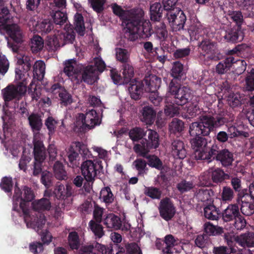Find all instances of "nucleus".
I'll list each match as a JSON object with an SVG mask.
<instances>
[{"label":"nucleus","mask_w":254,"mask_h":254,"mask_svg":"<svg viewBox=\"0 0 254 254\" xmlns=\"http://www.w3.org/2000/svg\"><path fill=\"white\" fill-rule=\"evenodd\" d=\"M111 7L113 13L126 25L124 37L127 40L134 41L139 36L143 39L148 38L153 34L150 22L144 19V12L142 9L126 10L116 3L112 4Z\"/></svg>","instance_id":"nucleus-1"},{"label":"nucleus","mask_w":254,"mask_h":254,"mask_svg":"<svg viewBox=\"0 0 254 254\" xmlns=\"http://www.w3.org/2000/svg\"><path fill=\"white\" fill-rule=\"evenodd\" d=\"M33 210L34 211L32 217L29 214L30 210L28 205L26 203H21L20 208L22 210L24 220L28 228H31L38 232L45 224L46 219L44 211H49L51 208V202L46 198H42L33 201L32 202Z\"/></svg>","instance_id":"nucleus-2"},{"label":"nucleus","mask_w":254,"mask_h":254,"mask_svg":"<svg viewBox=\"0 0 254 254\" xmlns=\"http://www.w3.org/2000/svg\"><path fill=\"white\" fill-rule=\"evenodd\" d=\"M226 119L221 117H214L204 115L200 117L199 122L191 123L189 127V133L191 136H207L215 128L223 125Z\"/></svg>","instance_id":"nucleus-3"},{"label":"nucleus","mask_w":254,"mask_h":254,"mask_svg":"<svg viewBox=\"0 0 254 254\" xmlns=\"http://www.w3.org/2000/svg\"><path fill=\"white\" fill-rule=\"evenodd\" d=\"M11 16L7 7L0 9V33H6L15 43L22 42V34L20 27L15 24H7Z\"/></svg>","instance_id":"nucleus-4"},{"label":"nucleus","mask_w":254,"mask_h":254,"mask_svg":"<svg viewBox=\"0 0 254 254\" xmlns=\"http://www.w3.org/2000/svg\"><path fill=\"white\" fill-rule=\"evenodd\" d=\"M101 123V119L98 114L95 110L92 109L85 114H78L74 123V130L78 132H85L99 126Z\"/></svg>","instance_id":"nucleus-5"},{"label":"nucleus","mask_w":254,"mask_h":254,"mask_svg":"<svg viewBox=\"0 0 254 254\" xmlns=\"http://www.w3.org/2000/svg\"><path fill=\"white\" fill-rule=\"evenodd\" d=\"M167 92L173 96L174 103L178 106L188 103L192 97L190 88L178 83L176 79H172L170 82Z\"/></svg>","instance_id":"nucleus-6"},{"label":"nucleus","mask_w":254,"mask_h":254,"mask_svg":"<svg viewBox=\"0 0 254 254\" xmlns=\"http://www.w3.org/2000/svg\"><path fill=\"white\" fill-rule=\"evenodd\" d=\"M224 236L232 253H235L239 250L238 247L235 246L236 244L244 248L254 247V233L253 232H248L236 237L227 232L225 234Z\"/></svg>","instance_id":"nucleus-7"},{"label":"nucleus","mask_w":254,"mask_h":254,"mask_svg":"<svg viewBox=\"0 0 254 254\" xmlns=\"http://www.w3.org/2000/svg\"><path fill=\"white\" fill-rule=\"evenodd\" d=\"M24 79L19 80L15 85H8L2 90V97L6 106L10 101L19 100L26 93L28 80L27 78Z\"/></svg>","instance_id":"nucleus-8"},{"label":"nucleus","mask_w":254,"mask_h":254,"mask_svg":"<svg viewBox=\"0 0 254 254\" xmlns=\"http://www.w3.org/2000/svg\"><path fill=\"white\" fill-rule=\"evenodd\" d=\"M147 138H143L140 143L135 144L134 151L139 156H144L148 154L151 149H156L159 145V135L155 130H147Z\"/></svg>","instance_id":"nucleus-9"},{"label":"nucleus","mask_w":254,"mask_h":254,"mask_svg":"<svg viewBox=\"0 0 254 254\" xmlns=\"http://www.w3.org/2000/svg\"><path fill=\"white\" fill-rule=\"evenodd\" d=\"M215 43L211 40L204 38L198 43L199 60L203 64H206L210 61H218V56L214 55Z\"/></svg>","instance_id":"nucleus-10"},{"label":"nucleus","mask_w":254,"mask_h":254,"mask_svg":"<svg viewBox=\"0 0 254 254\" xmlns=\"http://www.w3.org/2000/svg\"><path fill=\"white\" fill-rule=\"evenodd\" d=\"M190 142L194 150V157L197 160L207 161L210 156L211 146H208L207 139L202 136H194Z\"/></svg>","instance_id":"nucleus-11"},{"label":"nucleus","mask_w":254,"mask_h":254,"mask_svg":"<svg viewBox=\"0 0 254 254\" xmlns=\"http://www.w3.org/2000/svg\"><path fill=\"white\" fill-rule=\"evenodd\" d=\"M103 169L102 161L100 159L87 160L83 162L81 166L82 175L88 182H93L95 177L102 172Z\"/></svg>","instance_id":"nucleus-12"},{"label":"nucleus","mask_w":254,"mask_h":254,"mask_svg":"<svg viewBox=\"0 0 254 254\" xmlns=\"http://www.w3.org/2000/svg\"><path fill=\"white\" fill-rule=\"evenodd\" d=\"M211 156H209L207 162L209 163L213 160L219 161L224 167L230 166L234 161L233 154L227 149L220 150L218 145L213 144L210 150Z\"/></svg>","instance_id":"nucleus-13"},{"label":"nucleus","mask_w":254,"mask_h":254,"mask_svg":"<svg viewBox=\"0 0 254 254\" xmlns=\"http://www.w3.org/2000/svg\"><path fill=\"white\" fill-rule=\"evenodd\" d=\"M17 67L15 68V79L18 80H23L24 78H28V83L31 79L29 74L27 73L31 68L33 63V59L25 55L16 56Z\"/></svg>","instance_id":"nucleus-14"},{"label":"nucleus","mask_w":254,"mask_h":254,"mask_svg":"<svg viewBox=\"0 0 254 254\" xmlns=\"http://www.w3.org/2000/svg\"><path fill=\"white\" fill-rule=\"evenodd\" d=\"M167 11L166 17L173 31L184 29L187 17L183 11L174 6Z\"/></svg>","instance_id":"nucleus-15"},{"label":"nucleus","mask_w":254,"mask_h":254,"mask_svg":"<svg viewBox=\"0 0 254 254\" xmlns=\"http://www.w3.org/2000/svg\"><path fill=\"white\" fill-rule=\"evenodd\" d=\"M88 151L86 146L82 142H73L67 152L69 161L68 166L73 168L77 167L78 164L77 159L79 157V153L87 155Z\"/></svg>","instance_id":"nucleus-16"},{"label":"nucleus","mask_w":254,"mask_h":254,"mask_svg":"<svg viewBox=\"0 0 254 254\" xmlns=\"http://www.w3.org/2000/svg\"><path fill=\"white\" fill-rule=\"evenodd\" d=\"M33 155L36 162H43L47 157V150L40 133H35L33 139Z\"/></svg>","instance_id":"nucleus-17"},{"label":"nucleus","mask_w":254,"mask_h":254,"mask_svg":"<svg viewBox=\"0 0 254 254\" xmlns=\"http://www.w3.org/2000/svg\"><path fill=\"white\" fill-rule=\"evenodd\" d=\"M160 216L165 220H171L176 214V207L173 202L166 197L161 200L158 207Z\"/></svg>","instance_id":"nucleus-18"},{"label":"nucleus","mask_w":254,"mask_h":254,"mask_svg":"<svg viewBox=\"0 0 254 254\" xmlns=\"http://www.w3.org/2000/svg\"><path fill=\"white\" fill-rule=\"evenodd\" d=\"M240 197L237 198L238 203H241L240 210L245 216H250L254 214V199H251L249 193L246 195L242 193Z\"/></svg>","instance_id":"nucleus-19"},{"label":"nucleus","mask_w":254,"mask_h":254,"mask_svg":"<svg viewBox=\"0 0 254 254\" xmlns=\"http://www.w3.org/2000/svg\"><path fill=\"white\" fill-rule=\"evenodd\" d=\"M79 74H81V80L89 84H94L98 78L97 72L91 65L82 66L80 67Z\"/></svg>","instance_id":"nucleus-20"},{"label":"nucleus","mask_w":254,"mask_h":254,"mask_svg":"<svg viewBox=\"0 0 254 254\" xmlns=\"http://www.w3.org/2000/svg\"><path fill=\"white\" fill-rule=\"evenodd\" d=\"M143 87L147 92L156 91L160 87L161 79L154 74H150L145 77L143 81Z\"/></svg>","instance_id":"nucleus-21"},{"label":"nucleus","mask_w":254,"mask_h":254,"mask_svg":"<svg viewBox=\"0 0 254 254\" xmlns=\"http://www.w3.org/2000/svg\"><path fill=\"white\" fill-rule=\"evenodd\" d=\"M214 191L211 189L200 188L196 190L194 196L198 201L203 202V205L214 202Z\"/></svg>","instance_id":"nucleus-22"},{"label":"nucleus","mask_w":254,"mask_h":254,"mask_svg":"<svg viewBox=\"0 0 254 254\" xmlns=\"http://www.w3.org/2000/svg\"><path fill=\"white\" fill-rule=\"evenodd\" d=\"M64 72L69 77L77 78L81 70L79 66L77 64L76 61L74 59L66 61L64 64Z\"/></svg>","instance_id":"nucleus-23"},{"label":"nucleus","mask_w":254,"mask_h":254,"mask_svg":"<svg viewBox=\"0 0 254 254\" xmlns=\"http://www.w3.org/2000/svg\"><path fill=\"white\" fill-rule=\"evenodd\" d=\"M224 37L227 42L235 43L242 41L244 39V34L241 28L234 26L232 28L226 31Z\"/></svg>","instance_id":"nucleus-24"},{"label":"nucleus","mask_w":254,"mask_h":254,"mask_svg":"<svg viewBox=\"0 0 254 254\" xmlns=\"http://www.w3.org/2000/svg\"><path fill=\"white\" fill-rule=\"evenodd\" d=\"M100 198L105 203L106 207L111 210L117 209L118 207L116 203V207L112 208L110 206L112 203L114 202L115 197L114 196L110 187H106L102 188L100 193Z\"/></svg>","instance_id":"nucleus-25"},{"label":"nucleus","mask_w":254,"mask_h":254,"mask_svg":"<svg viewBox=\"0 0 254 254\" xmlns=\"http://www.w3.org/2000/svg\"><path fill=\"white\" fill-rule=\"evenodd\" d=\"M104 225L111 230H119L122 228V223L121 218L113 213L107 214L103 219Z\"/></svg>","instance_id":"nucleus-26"},{"label":"nucleus","mask_w":254,"mask_h":254,"mask_svg":"<svg viewBox=\"0 0 254 254\" xmlns=\"http://www.w3.org/2000/svg\"><path fill=\"white\" fill-rule=\"evenodd\" d=\"M222 219L224 222L233 221L240 215L239 207L237 204H229L222 212Z\"/></svg>","instance_id":"nucleus-27"},{"label":"nucleus","mask_w":254,"mask_h":254,"mask_svg":"<svg viewBox=\"0 0 254 254\" xmlns=\"http://www.w3.org/2000/svg\"><path fill=\"white\" fill-rule=\"evenodd\" d=\"M203 214L205 218L211 220H218L221 215L219 208L214 205V202L204 205Z\"/></svg>","instance_id":"nucleus-28"},{"label":"nucleus","mask_w":254,"mask_h":254,"mask_svg":"<svg viewBox=\"0 0 254 254\" xmlns=\"http://www.w3.org/2000/svg\"><path fill=\"white\" fill-rule=\"evenodd\" d=\"M28 121L33 133H40L43 127L42 116L37 113H32L28 116Z\"/></svg>","instance_id":"nucleus-29"},{"label":"nucleus","mask_w":254,"mask_h":254,"mask_svg":"<svg viewBox=\"0 0 254 254\" xmlns=\"http://www.w3.org/2000/svg\"><path fill=\"white\" fill-rule=\"evenodd\" d=\"M171 146L172 152L174 157L183 159L186 156L187 151L183 141L179 139L174 140Z\"/></svg>","instance_id":"nucleus-30"},{"label":"nucleus","mask_w":254,"mask_h":254,"mask_svg":"<svg viewBox=\"0 0 254 254\" xmlns=\"http://www.w3.org/2000/svg\"><path fill=\"white\" fill-rule=\"evenodd\" d=\"M54 194L57 198L59 199H65L66 198L70 197L72 193V187L67 185L66 187L62 184L57 185L55 186Z\"/></svg>","instance_id":"nucleus-31"},{"label":"nucleus","mask_w":254,"mask_h":254,"mask_svg":"<svg viewBox=\"0 0 254 254\" xmlns=\"http://www.w3.org/2000/svg\"><path fill=\"white\" fill-rule=\"evenodd\" d=\"M143 85V82L137 81L135 79L129 83L128 90L132 99L137 100L140 98Z\"/></svg>","instance_id":"nucleus-32"},{"label":"nucleus","mask_w":254,"mask_h":254,"mask_svg":"<svg viewBox=\"0 0 254 254\" xmlns=\"http://www.w3.org/2000/svg\"><path fill=\"white\" fill-rule=\"evenodd\" d=\"M163 10H166L160 2H154L150 6V18L152 21H159Z\"/></svg>","instance_id":"nucleus-33"},{"label":"nucleus","mask_w":254,"mask_h":254,"mask_svg":"<svg viewBox=\"0 0 254 254\" xmlns=\"http://www.w3.org/2000/svg\"><path fill=\"white\" fill-rule=\"evenodd\" d=\"M166 247L163 249V252L164 254H173L172 249L173 247L178 245L180 243V240L175 237L171 234L167 235L163 240Z\"/></svg>","instance_id":"nucleus-34"},{"label":"nucleus","mask_w":254,"mask_h":254,"mask_svg":"<svg viewBox=\"0 0 254 254\" xmlns=\"http://www.w3.org/2000/svg\"><path fill=\"white\" fill-rule=\"evenodd\" d=\"M235 61V58L230 56L226 58L224 60L220 62L216 66V72L219 74H223L225 73Z\"/></svg>","instance_id":"nucleus-35"},{"label":"nucleus","mask_w":254,"mask_h":254,"mask_svg":"<svg viewBox=\"0 0 254 254\" xmlns=\"http://www.w3.org/2000/svg\"><path fill=\"white\" fill-rule=\"evenodd\" d=\"M204 231L207 237L208 236H219L224 233V229L222 227L215 226L210 222H206L204 224Z\"/></svg>","instance_id":"nucleus-36"},{"label":"nucleus","mask_w":254,"mask_h":254,"mask_svg":"<svg viewBox=\"0 0 254 254\" xmlns=\"http://www.w3.org/2000/svg\"><path fill=\"white\" fill-rule=\"evenodd\" d=\"M122 70L124 83L127 84L133 81L132 78L134 74V68L131 63H125L122 65Z\"/></svg>","instance_id":"nucleus-37"},{"label":"nucleus","mask_w":254,"mask_h":254,"mask_svg":"<svg viewBox=\"0 0 254 254\" xmlns=\"http://www.w3.org/2000/svg\"><path fill=\"white\" fill-rule=\"evenodd\" d=\"M61 46L62 44L59 35L58 36L54 35L47 37L46 47L49 52L55 51Z\"/></svg>","instance_id":"nucleus-38"},{"label":"nucleus","mask_w":254,"mask_h":254,"mask_svg":"<svg viewBox=\"0 0 254 254\" xmlns=\"http://www.w3.org/2000/svg\"><path fill=\"white\" fill-rule=\"evenodd\" d=\"M142 121L147 125H152L156 117L155 111L149 106H145L142 110Z\"/></svg>","instance_id":"nucleus-39"},{"label":"nucleus","mask_w":254,"mask_h":254,"mask_svg":"<svg viewBox=\"0 0 254 254\" xmlns=\"http://www.w3.org/2000/svg\"><path fill=\"white\" fill-rule=\"evenodd\" d=\"M98 249L102 254H126L125 248L119 247L118 245L112 247L100 245Z\"/></svg>","instance_id":"nucleus-40"},{"label":"nucleus","mask_w":254,"mask_h":254,"mask_svg":"<svg viewBox=\"0 0 254 254\" xmlns=\"http://www.w3.org/2000/svg\"><path fill=\"white\" fill-rule=\"evenodd\" d=\"M53 171L55 177L58 180H64L67 178L64 167L59 161L55 162L53 166Z\"/></svg>","instance_id":"nucleus-41"},{"label":"nucleus","mask_w":254,"mask_h":254,"mask_svg":"<svg viewBox=\"0 0 254 254\" xmlns=\"http://www.w3.org/2000/svg\"><path fill=\"white\" fill-rule=\"evenodd\" d=\"M74 29L78 34L83 36L85 34V28L84 26V18L80 13H76L74 17Z\"/></svg>","instance_id":"nucleus-42"},{"label":"nucleus","mask_w":254,"mask_h":254,"mask_svg":"<svg viewBox=\"0 0 254 254\" xmlns=\"http://www.w3.org/2000/svg\"><path fill=\"white\" fill-rule=\"evenodd\" d=\"M184 74L183 64L178 61L174 62L171 69V75L174 77L173 79H176L178 83H181L180 78H181Z\"/></svg>","instance_id":"nucleus-43"},{"label":"nucleus","mask_w":254,"mask_h":254,"mask_svg":"<svg viewBox=\"0 0 254 254\" xmlns=\"http://www.w3.org/2000/svg\"><path fill=\"white\" fill-rule=\"evenodd\" d=\"M147 159V164L151 168H155L157 170L162 171L163 165L162 161L158 157L154 155H149L142 156Z\"/></svg>","instance_id":"nucleus-44"},{"label":"nucleus","mask_w":254,"mask_h":254,"mask_svg":"<svg viewBox=\"0 0 254 254\" xmlns=\"http://www.w3.org/2000/svg\"><path fill=\"white\" fill-rule=\"evenodd\" d=\"M33 76L38 80H42L45 73V64L42 61L36 62L33 65Z\"/></svg>","instance_id":"nucleus-45"},{"label":"nucleus","mask_w":254,"mask_h":254,"mask_svg":"<svg viewBox=\"0 0 254 254\" xmlns=\"http://www.w3.org/2000/svg\"><path fill=\"white\" fill-rule=\"evenodd\" d=\"M231 185L234 191L238 192L237 198L240 197V195L242 193L246 195L248 193L247 189H243L242 187V181L240 178L235 177H232L231 178Z\"/></svg>","instance_id":"nucleus-46"},{"label":"nucleus","mask_w":254,"mask_h":254,"mask_svg":"<svg viewBox=\"0 0 254 254\" xmlns=\"http://www.w3.org/2000/svg\"><path fill=\"white\" fill-rule=\"evenodd\" d=\"M115 51L117 60L121 63L122 64H125V63H130L129 59L130 54L127 50L117 48L115 49Z\"/></svg>","instance_id":"nucleus-47"},{"label":"nucleus","mask_w":254,"mask_h":254,"mask_svg":"<svg viewBox=\"0 0 254 254\" xmlns=\"http://www.w3.org/2000/svg\"><path fill=\"white\" fill-rule=\"evenodd\" d=\"M211 179L215 183H221L226 179H230V176L222 169L217 168L212 172Z\"/></svg>","instance_id":"nucleus-48"},{"label":"nucleus","mask_w":254,"mask_h":254,"mask_svg":"<svg viewBox=\"0 0 254 254\" xmlns=\"http://www.w3.org/2000/svg\"><path fill=\"white\" fill-rule=\"evenodd\" d=\"M59 37L62 44V46L68 43H72L75 40V34L71 29L64 33H61Z\"/></svg>","instance_id":"nucleus-49"},{"label":"nucleus","mask_w":254,"mask_h":254,"mask_svg":"<svg viewBox=\"0 0 254 254\" xmlns=\"http://www.w3.org/2000/svg\"><path fill=\"white\" fill-rule=\"evenodd\" d=\"M144 194L152 199H160L162 195L161 190L155 187H145Z\"/></svg>","instance_id":"nucleus-50"},{"label":"nucleus","mask_w":254,"mask_h":254,"mask_svg":"<svg viewBox=\"0 0 254 254\" xmlns=\"http://www.w3.org/2000/svg\"><path fill=\"white\" fill-rule=\"evenodd\" d=\"M169 128L170 132L172 133H180L184 129V123L182 121L177 118H174L169 124Z\"/></svg>","instance_id":"nucleus-51"},{"label":"nucleus","mask_w":254,"mask_h":254,"mask_svg":"<svg viewBox=\"0 0 254 254\" xmlns=\"http://www.w3.org/2000/svg\"><path fill=\"white\" fill-rule=\"evenodd\" d=\"M44 47V40L41 37L35 35L31 40L30 47L33 53H37L42 50Z\"/></svg>","instance_id":"nucleus-52"},{"label":"nucleus","mask_w":254,"mask_h":254,"mask_svg":"<svg viewBox=\"0 0 254 254\" xmlns=\"http://www.w3.org/2000/svg\"><path fill=\"white\" fill-rule=\"evenodd\" d=\"M146 133L147 131H145L143 128L135 127L130 130L129 136L133 142L138 141L142 139Z\"/></svg>","instance_id":"nucleus-53"},{"label":"nucleus","mask_w":254,"mask_h":254,"mask_svg":"<svg viewBox=\"0 0 254 254\" xmlns=\"http://www.w3.org/2000/svg\"><path fill=\"white\" fill-rule=\"evenodd\" d=\"M59 97L60 104L62 106H67L73 102L71 95L65 89L59 91Z\"/></svg>","instance_id":"nucleus-54"},{"label":"nucleus","mask_w":254,"mask_h":254,"mask_svg":"<svg viewBox=\"0 0 254 254\" xmlns=\"http://www.w3.org/2000/svg\"><path fill=\"white\" fill-rule=\"evenodd\" d=\"M36 29L42 34H47L54 29V24L49 19H44L41 22L36 25Z\"/></svg>","instance_id":"nucleus-55"},{"label":"nucleus","mask_w":254,"mask_h":254,"mask_svg":"<svg viewBox=\"0 0 254 254\" xmlns=\"http://www.w3.org/2000/svg\"><path fill=\"white\" fill-rule=\"evenodd\" d=\"M147 162L141 158H137L133 162V165L138 172V176H143L148 169Z\"/></svg>","instance_id":"nucleus-56"},{"label":"nucleus","mask_w":254,"mask_h":254,"mask_svg":"<svg viewBox=\"0 0 254 254\" xmlns=\"http://www.w3.org/2000/svg\"><path fill=\"white\" fill-rule=\"evenodd\" d=\"M235 193L233 190L230 187L224 186L220 192L221 199L223 201L230 202L234 198Z\"/></svg>","instance_id":"nucleus-57"},{"label":"nucleus","mask_w":254,"mask_h":254,"mask_svg":"<svg viewBox=\"0 0 254 254\" xmlns=\"http://www.w3.org/2000/svg\"><path fill=\"white\" fill-rule=\"evenodd\" d=\"M228 135L230 138L237 137H244L247 138L249 136V133L248 132L239 130L234 126H231L228 128Z\"/></svg>","instance_id":"nucleus-58"},{"label":"nucleus","mask_w":254,"mask_h":254,"mask_svg":"<svg viewBox=\"0 0 254 254\" xmlns=\"http://www.w3.org/2000/svg\"><path fill=\"white\" fill-rule=\"evenodd\" d=\"M200 113L199 107L197 103H192L187 108L186 113L184 117L186 119H190L195 117Z\"/></svg>","instance_id":"nucleus-59"},{"label":"nucleus","mask_w":254,"mask_h":254,"mask_svg":"<svg viewBox=\"0 0 254 254\" xmlns=\"http://www.w3.org/2000/svg\"><path fill=\"white\" fill-rule=\"evenodd\" d=\"M99 223L91 220L89 222V227L95 236L101 238L104 235V232L103 226Z\"/></svg>","instance_id":"nucleus-60"},{"label":"nucleus","mask_w":254,"mask_h":254,"mask_svg":"<svg viewBox=\"0 0 254 254\" xmlns=\"http://www.w3.org/2000/svg\"><path fill=\"white\" fill-rule=\"evenodd\" d=\"M68 243L70 248L72 250H77L80 246L79 239L78 234L76 232L69 233L68 236Z\"/></svg>","instance_id":"nucleus-61"},{"label":"nucleus","mask_w":254,"mask_h":254,"mask_svg":"<svg viewBox=\"0 0 254 254\" xmlns=\"http://www.w3.org/2000/svg\"><path fill=\"white\" fill-rule=\"evenodd\" d=\"M52 18L54 23L60 26L64 25L67 20L66 14L59 10L55 12L52 15Z\"/></svg>","instance_id":"nucleus-62"},{"label":"nucleus","mask_w":254,"mask_h":254,"mask_svg":"<svg viewBox=\"0 0 254 254\" xmlns=\"http://www.w3.org/2000/svg\"><path fill=\"white\" fill-rule=\"evenodd\" d=\"M194 187V185L191 181H187L185 180H182L177 185L178 190L183 193L190 191Z\"/></svg>","instance_id":"nucleus-63"},{"label":"nucleus","mask_w":254,"mask_h":254,"mask_svg":"<svg viewBox=\"0 0 254 254\" xmlns=\"http://www.w3.org/2000/svg\"><path fill=\"white\" fill-rule=\"evenodd\" d=\"M125 249L126 254H142L140 247L135 242L126 244Z\"/></svg>","instance_id":"nucleus-64"}]
</instances>
